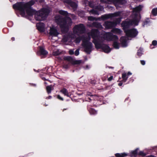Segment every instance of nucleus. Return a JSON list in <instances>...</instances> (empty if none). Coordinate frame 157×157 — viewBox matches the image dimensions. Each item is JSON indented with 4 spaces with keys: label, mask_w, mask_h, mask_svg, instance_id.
Returning a JSON list of instances; mask_svg holds the SVG:
<instances>
[{
    "label": "nucleus",
    "mask_w": 157,
    "mask_h": 157,
    "mask_svg": "<svg viewBox=\"0 0 157 157\" xmlns=\"http://www.w3.org/2000/svg\"><path fill=\"white\" fill-rule=\"evenodd\" d=\"M59 13L60 14L66 16L63 17L60 15L56 16L55 17V22L59 26L62 32L66 33L68 32L69 27L72 25L71 19L67 16L68 14L67 11L61 10L59 11Z\"/></svg>",
    "instance_id": "nucleus-1"
},
{
    "label": "nucleus",
    "mask_w": 157,
    "mask_h": 157,
    "mask_svg": "<svg viewBox=\"0 0 157 157\" xmlns=\"http://www.w3.org/2000/svg\"><path fill=\"white\" fill-rule=\"evenodd\" d=\"M50 10L47 8H43L40 10L36 11L34 16L35 18L36 21H42L45 20L49 13Z\"/></svg>",
    "instance_id": "nucleus-2"
},
{
    "label": "nucleus",
    "mask_w": 157,
    "mask_h": 157,
    "mask_svg": "<svg viewBox=\"0 0 157 157\" xmlns=\"http://www.w3.org/2000/svg\"><path fill=\"white\" fill-rule=\"evenodd\" d=\"M26 7L25 3L23 2H17L13 5V8L19 11L22 17L25 16V10Z\"/></svg>",
    "instance_id": "nucleus-3"
},
{
    "label": "nucleus",
    "mask_w": 157,
    "mask_h": 157,
    "mask_svg": "<svg viewBox=\"0 0 157 157\" xmlns=\"http://www.w3.org/2000/svg\"><path fill=\"white\" fill-rule=\"evenodd\" d=\"M82 46L84 48V51L87 54H90L93 47L92 44L87 39H84L82 41Z\"/></svg>",
    "instance_id": "nucleus-4"
},
{
    "label": "nucleus",
    "mask_w": 157,
    "mask_h": 157,
    "mask_svg": "<svg viewBox=\"0 0 157 157\" xmlns=\"http://www.w3.org/2000/svg\"><path fill=\"white\" fill-rule=\"evenodd\" d=\"M103 36L105 39L108 41L118 40L117 36L113 34L110 32L106 33Z\"/></svg>",
    "instance_id": "nucleus-5"
},
{
    "label": "nucleus",
    "mask_w": 157,
    "mask_h": 157,
    "mask_svg": "<svg viewBox=\"0 0 157 157\" xmlns=\"http://www.w3.org/2000/svg\"><path fill=\"white\" fill-rule=\"evenodd\" d=\"M126 35L128 37L134 38L136 37L138 34V32L135 28L129 29L127 31H125Z\"/></svg>",
    "instance_id": "nucleus-6"
},
{
    "label": "nucleus",
    "mask_w": 157,
    "mask_h": 157,
    "mask_svg": "<svg viewBox=\"0 0 157 157\" xmlns=\"http://www.w3.org/2000/svg\"><path fill=\"white\" fill-rule=\"evenodd\" d=\"M132 74V73L128 71L127 74L126 73H124L122 74V79L120 81L121 79V78H119L117 82H119L118 83V85L120 86H121L123 85V83L124 82H126L128 78V76L131 75Z\"/></svg>",
    "instance_id": "nucleus-7"
},
{
    "label": "nucleus",
    "mask_w": 157,
    "mask_h": 157,
    "mask_svg": "<svg viewBox=\"0 0 157 157\" xmlns=\"http://www.w3.org/2000/svg\"><path fill=\"white\" fill-rule=\"evenodd\" d=\"M74 29H76V32L80 34L84 33L86 30L85 26L82 24L75 25Z\"/></svg>",
    "instance_id": "nucleus-8"
},
{
    "label": "nucleus",
    "mask_w": 157,
    "mask_h": 157,
    "mask_svg": "<svg viewBox=\"0 0 157 157\" xmlns=\"http://www.w3.org/2000/svg\"><path fill=\"white\" fill-rule=\"evenodd\" d=\"M117 23L115 22L107 21L104 22L103 25L107 29H111L115 27Z\"/></svg>",
    "instance_id": "nucleus-9"
},
{
    "label": "nucleus",
    "mask_w": 157,
    "mask_h": 157,
    "mask_svg": "<svg viewBox=\"0 0 157 157\" xmlns=\"http://www.w3.org/2000/svg\"><path fill=\"white\" fill-rule=\"evenodd\" d=\"M130 20L129 21H124L122 22L121 23L122 26L123 27V30L125 33V31L128 30L129 27L132 26Z\"/></svg>",
    "instance_id": "nucleus-10"
},
{
    "label": "nucleus",
    "mask_w": 157,
    "mask_h": 157,
    "mask_svg": "<svg viewBox=\"0 0 157 157\" xmlns=\"http://www.w3.org/2000/svg\"><path fill=\"white\" fill-rule=\"evenodd\" d=\"M64 2L67 4L72 9H76L77 8V4L75 2L72 1L71 0H63Z\"/></svg>",
    "instance_id": "nucleus-11"
},
{
    "label": "nucleus",
    "mask_w": 157,
    "mask_h": 157,
    "mask_svg": "<svg viewBox=\"0 0 157 157\" xmlns=\"http://www.w3.org/2000/svg\"><path fill=\"white\" fill-rule=\"evenodd\" d=\"M25 11L27 15L29 16H33V15H35L36 11L35 10L32 9V7H26Z\"/></svg>",
    "instance_id": "nucleus-12"
},
{
    "label": "nucleus",
    "mask_w": 157,
    "mask_h": 157,
    "mask_svg": "<svg viewBox=\"0 0 157 157\" xmlns=\"http://www.w3.org/2000/svg\"><path fill=\"white\" fill-rule=\"evenodd\" d=\"M113 3L114 4L116 8L120 7L119 5H123L126 2L125 0H112Z\"/></svg>",
    "instance_id": "nucleus-13"
},
{
    "label": "nucleus",
    "mask_w": 157,
    "mask_h": 157,
    "mask_svg": "<svg viewBox=\"0 0 157 157\" xmlns=\"http://www.w3.org/2000/svg\"><path fill=\"white\" fill-rule=\"evenodd\" d=\"M36 26L37 27V29L40 32H44V24L42 22H39L37 23L36 25Z\"/></svg>",
    "instance_id": "nucleus-14"
},
{
    "label": "nucleus",
    "mask_w": 157,
    "mask_h": 157,
    "mask_svg": "<svg viewBox=\"0 0 157 157\" xmlns=\"http://www.w3.org/2000/svg\"><path fill=\"white\" fill-rule=\"evenodd\" d=\"M49 34L52 36H56L59 34L57 30L55 28H50Z\"/></svg>",
    "instance_id": "nucleus-15"
},
{
    "label": "nucleus",
    "mask_w": 157,
    "mask_h": 157,
    "mask_svg": "<svg viewBox=\"0 0 157 157\" xmlns=\"http://www.w3.org/2000/svg\"><path fill=\"white\" fill-rule=\"evenodd\" d=\"M105 53H109L111 51V49L108 46V45L103 44L102 48L101 49Z\"/></svg>",
    "instance_id": "nucleus-16"
},
{
    "label": "nucleus",
    "mask_w": 157,
    "mask_h": 157,
    "mask_svg": "<svg viewBox=\"0 0 157 157\" xmlns=\"http://www.w3.org/2000/svg\"><path fill=\"white\" fill-rule=\"evenodd\" d=\"M92 26L99 29L103 28L102 26L101 23L97 22H93L92 24Z\"/></svg>",
    "instance_id": "nucleus-17"
},
{
    "label": "nucleus",
    "mask_w": 157,
    "mask_h": 157,
    "mask_svg": "<svg viewBox=\"0 0 157 157\" xmlns=\"http://www.w3.org/2000/svg\"><path fill=\"white\" fill-rule=\"evenodd\" d=\"M120 41L123 47H126L127 46V40L125 37L122 36L120 38Z\"/></svg>",
    "instance_id": "nucleus-18"
},
{
    "label": "nucleus",
    "mask_w": 157,
    "mask_h": 157,
    "mask_svg": "<svg viewBox=\"0 0 157 157\" xmlns=\"http://www.w3.org/2000/svg\"><path fill=\"white\" fill-rule=\"evenodd\" d=\"M60 92L63 94L65 96L69 97L71 94H69L68 90L65 88H63L60 90Z\"/></svg>",
    "instance_id": "nucleus-19"
},
{
    "label": "nucleus",
    "mask_w": 157,
    "mask_h": 157,
    "mask_svg": "<svg viewBox=\"0 0 157 157\" xmlns=\"http://www.w3.org/2000/svg\"><path fill=\"white\" fill-rule=\"evenodd\" d=\"M39 52L40 54L42 55H46L48 54V52L42 47H40Z\"/></svg>",
    "instance_id": "nucleus-20"
},
{
    "label": "nucleus",
    "mask_w": 157,
    "mask_h": 157,
    "mask_svg": "<svg viewBox=\"0 0 157 157\" xmlns=\"http://www.w3.org/2000/svg\"><path fill=\"white\" fill-rule=\"evenodd\" d=\"M139 148H137L135 150L132 151L130 153V156L132 157H136L138 155V151Z\"/></svg>",
    "instance_id": "nucleus-21"
},
{
    "label": "nucleus",
    "mask_w": 157,
    "mask_h": 157,
    "mask_svg": "<svg viewBox=\"0 0 157 157\" xmlns=\"http://www.w3.org/2000/svg\"><path fill=\"white\" fill-rule=\"evenodd\" d=\"M131 25H137L139 22V20L136 18H134L132 20H130Z\"/></svg>",
    "instance_id": "nucleus-22"
},
{
    "label": "nucleus",
    "mask_w": 157,
    "mask_h": 157,
    "mask_svg": "<svg viewBox=\"0 0 157 157\" xmlns=\"http://www.w3.org/2000/svg\"><path fill=\"white\" fill-rule=\"evenodd\" d=\"M143 6L141 5L136 7L133 9V11L136 13H139L142 10Z\"/></svg>",
    "instance_id": "nucleus-23"
},
{
    "label": "nucleus",
    "mask_w": 157,
    "mask_h": 157,
    "mask_svg": "<svg viewBox=\"0 0 157 157\" xmlns=\"http://www.w3.org/2000/svg\"><path fill=\"white\" fill-rule=\"evenodd\" d=\"M121 32L120 29L117 28H113L111 30V32L115 34H120Z\"/></svg>",
    "instance_id": "nucleus-24"
},
{
    "label": "nucleus",
    "mask_w": 157,
    "mask_h": 157,
    "mask_svg": "<svg viewBox=\"0 0 157 157\" xmlns=\"http://www.w3.org/2000/svg\"><path fill=\"white\" fill-rule=\"evenodd\" d=\"M101 18L102 20L104 21L106 19L111 18L110 14L102 15L101 16Z\"/></svg>",
    "instance_id": "nucleus-25"
},
{
    "label": "nucleus",
    "mask_w": 157,
    "mask_h": 157,
    "mask_svg": "<svg viewBox=\"0 0 157 157\" xmlns=\"http://www.w3.org/2000/svg\"><path fill=\"white\" fill-rule=\"evenodd\" d=\"M88 110L90 114L96 115L97 113V111L93 108H90Z\"/></svg>",
    "instance_id": "nucleus-26"
},
{
    "label": "nucleus",
    "mask_w": 157,
    "mask_h": 157,
    "mask_svg": "<svg viewBox=\"0 0 157 157\" xmlns=\"http://www.w3.org/2000/svg\"><path fill=\"white\" fill-rule=\"evenodd\" d=\"M98 30H95L91 32V36L92 38H96L98 36L97 32Z\"/></svg>",
    "instance_id": "nucleus-27"
},
{
    "label": "nucleus",
    "mask_w": 157,
    "mask_h": 157,
    "mask_svg": "<svg viewBox=\"0 0 157 157\" xmlns=\"http://www.w3.org/2000/svg\"><path fill=\"white\" fill-rule=\"evenodd\" d=\"M27 7H31V6L35 3V2L33 0H31L28 2L25 3Z\"/></svg>",
    "instance_id": "nucleus-28"
},
{
    "label": "nucleus",
    "mask_w": 157,
    "mask_h": 157,
    "mask_svg": "<svg viewBox=\"0 0 157 157\" xmlns=\"http://www.w3.org/2000/svg\"><path fill=\"white\" fill-rule=\"evenodd\" d=\"M46 89L48 94H49L51 93L52 90V85L47 86L46 87Z\"/></svg>",
    "instance_id": "nucleus-29"
},
{
    "label": "nucleus",
    "mask_w": 157,
    "mask_h": 157,
    "mask_svg": "<svg viewBox=\"0 0 157 157\" xmlns=\"http://www.w3.org/2000/svg\"><path fill=\"white\" fill-rule=\"evenodd\" d=\"M117 40H113V47L116 49H118L119 48V43L117 42Z\"/></svg>",
    "instance_id": "nucleus-30"
},
{
    "label": "nucleus",
    "mask_w": 157,
    "mask_h": 157,
    "mask_svg": "<svg viewBox=\"0 0 157 157\" xmlns=\"http://www.w3.org/2000/svg\"><path fill=\"white\" fill-rule=\"evenodd\" d=\"M121 13L120 12L118 11L114 13H111L110 14V15L111 18L114 17L119 16L120 15Z\"/></svg>",
    "instance_id": "nucleus-31"
},
{
    "label": "nucleus",
    "mask_w": 157,
    "mask_h": 157,
    "mask_svg": "<svg viewBox=\"0 0 157 157\" xmlns=\"http://www.w3.org/2000/svg\"><path fill=\"white\" fill-rule=\"evenodd\" d=\"M102 45L103 44H101L99 42L95 44V48L97 49H101Z\"/></svg>",
    "instance_id": "nucleus-32"
},
{
    "label": "nucleus",
    "mask_w": 157,
    "mask_h": 157,
    "mask_svg": "<svg viewBox=\"0 0 157 157\" xmlns=\"http://www.w3.org/2000/svg\"><path fill=\"white\" fill-rule=\"evenodd\" d=\"M63 59L65 60H67L68 61H71L72 60V58L70 56H64L63 58Z\"/></svg>",
    "instance_id": "nucleus-33"
},
{
    "label": "nucleus",
    "mask_w": 157,
    "mask_h": 157,
    "mask_svg": "<svg viewBox=\"0 0 157 157\" xmlns=\"http://www.w3.org/2000/svg\"><path fill=\"white\" fill-rule=\"evenodd\" d=\"M151 13L153 16L157 15V8L153 9L152 10Z\"/></svg>",
    "instance_id": "nucleus-34"
},
{
    "label": "nucleus",
    "mask_w": 157,
    "mask_h": 157,
    "mask_svg": "<svg viewBox=\"0 0 157 157\" xmlns=\"http://www.w3.org/2000/svg\"><path fill=\"white\" fill-rule=\"evenodd\" d=\"M90 13H91L92 14H96V15H98L99 14V12L98 11L96 10H94L93 9L91 10L90 11Z\"/></svg>",
    "instance_id": "nucleus-35"
},
{
    "label": "nucleus",
    "mask_w": 157,
    "mask_h": 157,
    "mask_svg": "<svg viewBox=\"0 0 157 157\" xmlns=\"http://www.w3.org/2000/svg\"><path fill=\"white\" fill-rule=\"evenodd\" d=\"M138 155L139 156H142L143 157H144L146 155V154L144 153L143 151H140L138 153Z\"/></svg>",
    "instance_id": "nucleus-36"
},
{
    "label": "nucleus",
    "mask_w": 157,
    "mask_h": 157,
    "mask_svg": "<svg viewBox=\"0 0 157 157\" xmlns=\"http://www.w3.org/2000/svg\"><path fill=\"white\" fill-rule=\"evenodd\" d=\"M143 54L142 53V51L141 49H139L138 50L137 55L139 57L141 56Z\"/></svg>",
    "instance_id": "nucleus-37"
},
{
    "label": "nucleus",
    "mask_w": 157,
    "mask_h": 157,
    "mask_svg": "<svg viewBox=\"0 0 157 157\" xmlns=\"http://www.w3.org/2000/svg\"><path fill=\"white\" fill-rule=\"evenodd\" d=\"M95 18L92 16H89L88 17V19L90 21H93L95 20Z\"/></svg>",
    "instance_id": "nucleus-38"
},
{
    "label": "nucleus",
    "mask_w": 157,
    "mask_h": 157,
    "mask_svg": "<svg viewBox=\"0 0 157 157\" xmlns=\"http://www.w3.org/2000/svg\"><path fill=\"white\" fill-rule=\"evenodd\" d=\"M54 56H57L59 55L60 54V52L58 51L57 50L53 52Z\"/></svg>",
    "instance_id": "nucleus-39"
},
{
    "label": "nucleus",
    "mask_w": 157,
    "mask_h": 157,
    "mask_svg": "<svg viewBox=\"0 0 157 157\" xmlns=\"http://www.w3.org/2000/svg\"><path fill=\"white\" fill-rule=\"evenodd\" d=\"M81 63V61L80 60H76L74 61L73 62V64H79Z\"/></svg>",
    "instance_id": "nucleus-40"
},
{
    "label": "nucleus",
    "mask_w": 157,
    "mask_h": 157,
    "mask_svg": "<svg viewBox=\"0 0 157 157\" xmlns=\"http://www.w3.org/2000/svg\"><path fill=\"white\" fill-rule=\"evenodd\" d=\"M62 40L64 42H67L68 40V37L67 36H64L63 37Z\"/></svg>",
    "instance_id": "nucleus-41"
},
{
    "label": "nucleus",
    "mask_w": 157,
    "mask_h": 157,
    "mask_svg": "<svg viewBox=\"0 0 157 157\" xmlns=\"http://www.w3.org/2000/svg\"><path fill=\"white\" fill-rule=\"evenodd\" d=\"M157 44V41L156 40H154L152 41V44H151V45L150 47H151V46L152 45L154 46H155Z\"/></svg>",
    "instance_id": "nucleus-42"
},
{
    "label": "nucleus",
    "mask_w": 157,
    "mask_h": 157,
    "mask_svg": "<svg viewBox=\"0 0 157 157\" xmlns=\"http://www.w3.org/2000/svg\"><path fill=\"white\" fill-rule=\"evenodd\" d=\"M150 23V21L148 20H145L143 23V26L148 24Z\"/></svg>",
    "instance_id": "nucleus-43"
},
{
    "label": "nucleus",
    "mask_w": 157,
    "mask_h": 157,
    "mask_svg": "<svg viewBox=\"0 0 157 157\" xmlns=\"http://www.w3.org/2000/svg\"><path fill=\"white\" fill-rule=\"evenodd\" d=\"M116 157H122V153H117L115 154Z\"/></svg>",
    "instance_id": "nucleus-44"
},
{
    "label": "nucleus",
    "mask_w": 157,
    "mask_h": 157,
    "mask_svg": "<svg viewBox=\"0 0 157 157\" xmlns=\"http://www.w3.org/2000/svg\"><path fill=\"white\" fill-rule=\"evenodd\" d=\"M93 39V40L92 42L94 44L98 42V40L96 39V38H94Z\"/></svg>",
    "instance_id": "nucleus-45"
},
{
    "label": "nucleus",
    "mask_w": 157,
    "mask_h": 157,
    "mask_svg": "<svg viewBox=\"0 0 157 157\" xmlns=\"http://www.w3.org/2000/svg\"><path fill=\"white\" fill-rule=\"evenodd\" d=\"M81 40V38L80 37H78L75 39V42L76 43H79Z\"/></svg>",
    "instance_id": "nucleus-46"
},
{
    "label": "nucleus",
    "mask_w": 157,
    "mask_h": 157,
    "mask_svg": "<svg viewBox=\"0 0 157 157\" xmlns=\"http://www.w3.org/2000/svg\"><path fill=\"white\" fill-rule=\"evenodd\" d=\"M79 49H76L75 52V56H77L79 54Z\"/></svg>",
    "instance_id": "nucleus-47"
},
{
    "label": "nucleus",
    "mask_w": 157,
    "mask_h": 157,
    "mask_svg": "<svg viewBox=\"0 0 157 157\" xmlns=\"http://www.w3.org/2000/svg\"><path fill=\"white\" fill-rule=\"evenodd\" d=\"M57 98L61 101H63L64 100L63 98L61 97L59 95H57Z\"/></svg>",
    "instance_id": "nucleus-48"
},
{
    "label": "nucleus",
    "mask_w": 157,
    "mask_h": 157,
    "mask_svg": "<svg viewBox=\"0 0 157 157\" xmlns=\"http://www.w3.org/2000/svg\"><path fill=\"white\" fill-rule=\"evenodd\" d=\"M69 53L70 55H72L74 54V51L72 50H70L69 51Z\"/></svg>",
    "instance_id": "nucleus-49"
},
{
    "label": "nucleus",
    "mask_w": 157,
    "mask_h": 157,
    "mask_svg": "<svg viewBox=\"0 0 157 157\" xmlns=\"http://www.w3.org/2000/svg\"><path fill=\"white\" fill-rule=\"evenodd\" d=\"M140 61V63L142 65H144L145 64V61L144 60H141Z\"/></svg>",
    "instance_id": "nucleus-50"
},
{
    "label": "nucleus",
    "mask_w": 157,
    "mask_h": 157,
    "mask_svg": "<svg viewBox=\"0 0 157 157\" xmlns=\"http://www.w3.org/2000/svg\"><path fill=\"white\" fill-rule=\"evenodd\" d=\"M113 76H110L108 78V80L109 81H111L113 79Z\"/></svg>",
    "instance_id": "nucleus-51"
},
{
    "label": "nucleus",
    "mask_w": 157,
    "mask_h": 157,
    "mask_svg": "<svg viewBox=\"0 0 157 157\" xmlns=\"http://www.w3.org/2000/svg\"><path fill=\"white\" fill-rule=\"evenodd\" d=\"M134 81V80L133 78H131L129 79V81L127 83V84L131 82H132L133 81Z\"/></svg>",
    "instance_id": "nucleus-52"
},
{
    "label": "nucleus",
    "mask_w": 157,
    "mask_h": 157,
    "mask_svg": "<svg viewBox=\"0 0 157 157\" xmlns=\"http://www.w3.org/2000/svg\"><path fill=\"white\" fill-rule=\"evenodd\" d=\"M121 19L120 18H117V19H116V22H115L117 24V22H118V23L120 22L121 21Z\"/></svg>",
    "instance_id": "nucleus-53"
},
{
    "label": "nucleus",
    "mask_w": 157,
    "mask_h": 157,
    "mask_svg": "<svg viewBox=\"0 0 157 157\" xmlns=\"http://www.w3.org/2000/svg\"><path fill=\"white\" fill-rule=\"evenodd\" d=\"M102 7H101V6H100V7L97 6V8L98 10H100V11H101L102 9Z\"/></svg>",
    "instance_id": "nucleus-54"
},
{
    "label": "nucleus",
    "mask_w": 157,
    "mask_h": 157,
    "mask_svg": "<svg viewBox=\"0 0 157 157\" xmlns=\"http://www.w3.org/2000/svg\"><path fill=\"white\" fill-rule=\"evenodd\" d=\"M122 157H124V156H127L128 155L125 153H122Z\"/></svg>",
    "instance_id": "nucleus-55"
},
{
    "label": "nucleus",
    "mask_w": 157,
    "mask_h": 157,
    "mask_svg": "<svg viewBox=\"0 0 157 157\" xmlns=\"http://www.w3.org/2000/svg\"><path fill=\"white\" fill-rule=\"evenodd\" d=\"M93 99H92L91 98H88V100L87 99V101H91L93 100Z\"/></svg>",
    "instance_id": "nucleus-56"
},
{
    "label": "nucleus",
    "mask_w": 157,
    "mask_h": 157,
    "mask_svg": "<svg viewBox=\"0 0 157 157\" xmlns=\"http://www.w3.org/2000/svg\"><path fill=\"white\" fill-rule=\"evenodd\" d=\"M52 98V97L50 96V95H49V96L48 97H47L46 99H50Z\"/></svg>",
    "instance_id": "nucleus-57"
},
{
    "label": "nucleus",
    "mask_w": 157,
    "mask_h": 157,
    "mask_svg": "<svg viewBox=\"0 0 157 157\" xmlns=\"http://www.w3.org/2000/svg\"><path fill=\"white\" fill-rule=\"evenodd\" d=\"M11 40L12 41H14L15 40V38L14 37H12L11 38Z\"/></svg>",
    "instance_id": "nucleus-58"
},
{
    "label": "nucleus",
    "mask_w": 157,
    "mask_h": 157,
    "mask_svg": "<svg viewBox=\"0 0 157 157\" xmlns=\"http://www.w3.org/2000/svg\"><path fill=\"white\" fill-rule=\"evenodd\" d=\"M9 24H11V25H12V22H11V21L8 22L7 23V25H9Z\"/></svg>",
    "instance_id": "nucleus-59"
},
{
    "label": "nucleus",
    "mask_w": 157,
    "mask_h": 157,
    "mask_svg": "<svg viewBox=\"0 0 157 157\" xmlns=\"http://www.w3.org/2000/svg\"><path fill=\"white\" fill-rule=\"evenodd\" d=\"M149 157H156V156H154L153 155H151L149 156Z\"/></svg>",
    "instance_id": "nucleus-60"
},
{
    "label": "nucleus",
    "mask_w": 157,
    "mask_h": 157,
    "mask_svg": "<svg viewBox=\"0 0 157 157\" xmlns=\"http://www.w3.org/2000/svg\"><path fill=\"white\" fill-rule=\"evenodd\" d=\"M108 67L109 68H111V69H113L114 68V67H109V66H108Z\"/></svg>",
    "instance_id": "nucleus-61"
},
{
    "label": "nucleus",
    "mask_w": 157,
    "mask_h": 157,
    "mask_svg": "<svg viewBox=\"0 0 157 157\" xmlns=\"http://www.w3.org/2000/svg\"><path fill=\"white\" fill-rule=\"evenodd\" d=\"M42 79L44 81L47 80L45 78H42Z\"/></svg>",
    "instance_id": "nucleus-62"
},
{
    "label": "nucleus",
    "mask_w": 157,
    "mask_h": 157,
    "mask_svg": "<svg viewBox=\"0 0 157 157\" xmlns=\"http://www.w3.org/2000/svg\"><path fill=\"white\" fill-rule=\"evenodd\" d=\"M94 82V81H92V82H91V83H92V84H95V82Z\"/></svg>",
    "instance_id": "nucleus-63"
},
{
    "label": "nucleus",
    "mask_w": 157,
    "mask_h": 157,
    "mask_svg": "<svg viewBox=\"0 0 157 157\" xmlns=\"http://www.w3.org/2000/svg\"><path fill=\"white\" fill-rule=\"evenodd\" d=\"M47 105H46V104H45L44 105V106H47Z\"/></svg>",
    "instance_id": "nucleus-64"
}]
</instances>
